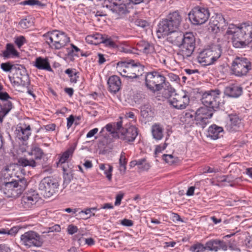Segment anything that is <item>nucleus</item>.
<instances>
[{
  "label": "nucleus",
  "mask_w": 252,
  "mask_h": 252,
  "mask_svg": "<svg viewBox=\"0 0 252 252\" xmlns=\"http://www.w3.org/2000/svg\"><path fill=\"white\" fill-rule=\"evenodd\" d=\"M227 34L233 35L232 42L235 48H243L252 41V24L243 23L240 27L229 25Z\"/></svg>",
  "instance_id": "obj_1"
},
{
  "label": "nucleus",
  "mask_w": 252,
  "mask_h": 252,
  "mask_svg": "<svg viewBox=\"0 0 252 252\" xmlns=\"http://www.w3.org/2000/svg\"><path fill=\"white\" fill-rule=\"evenodd\" d=\"M165 71L153 70L144 75L145 85L148 90L155 93L160 91L165 84Z\"/></svg>",
  "instance_id": "obj_2"
},
{
  "label": "nucleus",
  "mask_w": 252,
  "mask_h": 252,
  "mask_svg": "<svg viewBox=\"0 0 252 252\" xmlns=\"http://www.w3.org/2000/svg\"><path fill=\"white\" fill-rule=\"evenodd\" d=\"M117 69L124 77L133 79L138 78L144 73V66L139 63L120 62L117 63Z\"/></svg>",
  "instance_id": "obj_3"
},
{
  "label": "nucleus",
  "mask_w": 252,
  "mask_h": 252,
  "mask_svg": "<svg viewBox=\"0 0 252 252\" xmlns=\"http://www.w3.org/2000/svg\"><path fill=\"white\" fill-rule=\"evenodd\" d=\"M182 19V16L178 10L170 12L167 18L159 23L157 32L160 33L162 35H166L170 32H175L179 28Z\"/></svg>",
  "instance_id": "obj_4"
},
{
  "label": "nucleus",
  "mask_w": 252,
  "mask_h": 252,
  "mask_svg": "<svg viewBox=\"0 0 252 252\" xmlns=\"http://www.w3.org/2000/svg\"><path fill=\"white\" fill-rule=\"evenodd\" d=\"M43 36L49 46L55 50L63 48L70 41L69 37L65 32L58 30L48 32Z\"/></svg>",
  "instance_id": "obj_5"
},
{
  "label": "nucleus",
  "mask_w": 252,
  "mask_h": 252,
  "mask_svg": "<svg viewBox=\"0 0 252 252\" xmlns=\"http://www.w3.org/2000/svg\"><path fill=\"white\" fill-rule=\"evenodd\" d=\"M222 49L219 45H214L201 51L197 57L198 62L202 65L214 63L221 56Z\"/></svg>",
  "instance_id": "obj_6"
},
{
  "label": "nucleus",
  "mask_w": 252,
  "mask_h": 252,
  "mask_svg": "<svg viewBox=\"0 0 252 252\" xmlns=\"http://www.w3.org/2000/svg\"><path fill=\"white\" fill-rule=\"evenodd\" d=\"M252 68V63L246 58L240 57L234 59L231 66L232 74L238 77L246 76Z\"/></svg>",
  "instance_id": "obj_7"
},
{
  "label": "nucleus",
  "mask_w": 252,
  "mask_h": 252,
  "mask_svg": "<svg viewBox=\"0 0 252 252\" xmlns=\"http://www.w3.org/2000/svg\"><path fill=\"white\" fill-rule=\"evenodd\" d=\"M28 185L26 179H22L18 181L4 182L2 185L4 193L8 197H14L22 193Z\"/></svg>",
  "instance_id": "obj_8"
},
{
  "label": "nucleus",
  "mask_w": 252,
  "mask_h": 252,
  "mask_svg": "<svg viewBox=\"0 0 252 252\" xmlns=\"http://www.w3.org/2000/svg\"><path fill=\"white\" fill-rule=\"evenodd\" d=\"M220 91L218 89L206 92L202 96V103L205 107L215 110L221 104L220 102Z\"/></svg>",
  "instance_id": "obj_9"
},
{
  "label": "nucleus",
  "mask_w": 252,
  "mask_h": 252,
  "mask_svg": "<svg viewBox=\"0 0 252 252\" xmlns=\"http://www.w3.org/2000/svg\"><path fill=\"white\" fill-rule=\"evenodd\" d=\"M189 18L194 25H201L205 23L210 17V12L208 8L196 6L189 14Z\"/></svg>",
  "instance_id": "obj_10"
},
{
  "label": "nucleus",
  "mask_w": 252,
  "mask_h": 252,
  "mask_svg": "<svg viewBox=\"0 0 252 252\" xmlns=\"http://www.w3.org/2000/svg\"><path fill=\"white\" fill-rule=\"evenodd\" d=\"M21 242L27 248L41 247L44 243L40 235L33 231H29L25 232L21 236Z\"/></svg>",
  "instance_id": "obj_11"
},
{
  "label": "nucleus",
  "mask_w": 252,
  "mask_h": 252,
  "mask_svg": "<svg viewBox=\"0 0 252 252\" xmlns=\"http://www.w3.org/2000/svg\"><path fill=\"white\" fill-rule=\"evenodd\" d=\"M168 102L177 109H185L189 103V96L186 92L172 94L168 98Z\"/></svg>",
  "instance_id": "obj_12"
},
{
  "label": "nucleus",
  "mask_w": 252,
  "mask_h": 252,
  "mask_svg": "<svg viewBox=\"0 0 252 252\" xmlns=\"http://www.w3.org/2000/svg\"><path fill=\"white\" fill-rule=\"evenodd\" d=\"M195 46V37L191 32H186L182 41L180 48V53L184 58L190 57L193 52Z\"/></svg>",
  "instance_id": "obj_13"
},
{
  "label": "nucleus",
  "mask_w": 252,
  "mask_h": 252,
  "mask_svg": "<svg viewBox=\"0 0 252 252\" xmlns=\"http://www.w3.org/2000/svg\"><path fill=\"white\" fill-rule=\"evenodd\" d=\"M106 7L113 13L123 16L128 13L129 0H109Z\"/></svg>",
  "instance_id": "obj_14"
},
{
  "label": "nucleus",
  "mask_w": 252,
  "mask_h": 252,
  "mask_svg": "<svg viewBox=\"0 0 252 252\" xmlns=\"http://www.w3.org/2000/svg\"><path fill=\"white\" fill-rule=\"evenodd\" d=\"M58 184L50 177L44 178L39 184V189L47 197L51 196L58 189Z\"/></svg>",
  "instance_id": "obj_15"
},
{
  "label": "nucleus",
  "mask_w": 252,
  "mask_h": 252,
  "mask_svg": "<svg viewBox=\"0 0 252 252\" xmlns=\"http://www.w3.org/2000/svg\"><path fill=\"white\" fill-rule=\"evenodd\" d=\"M214 110L205 107L198 108L195 112L196 124L204 128L209 123L212 118Z\"/></svg>",
  "instance_id": "obj_16"
},
{
  "label": "nucleus",
  "mask_w": 252,
  "mask_h": 252,
  "mask_svg": "<svg viewBox=\"0 0 252 252\" xmlns=\"http://www.w3.org/2000/svg\"><path fill=\"white\" fill-rule=\"evenodd\" d=\"M40 197L35 190L29 191L25 193L21 200V207L26 210L34 208Z\"/></svg>",
  "instance_id": "obj_17"
},
{
  "label": "nucleus",
  "mask_w": 252,
  "mask_h": 252,
  "mask_svg": "<svg viewBox=\"0 0 252 252\" xmlns=\"http://www.w3.org/2000/svg\"><path fill=\"white\" fill-rule=\"evenodd\" d=\"M138 135L137 128L135 126H130L128 127L122 128L118 132V138L125 142L131 144L135 140Z\"/></svg>",
  "instance_id": "obj_18"
},
{
  "label": "nucleus",
  "mask_w": 252,
  "mask_h": 252,
  "mask_svg": "<svg viewBox=\"0 0 252 252\" xmlns=\"http://www.w3.org/2000/svg\"><path fill=\"white\" fill-rule=\"evenodd\" d=\"M11 97L6 92H0V122L3 117L10 111L12 107V103L8 100Z\"/></svg>",
  "instance_id": "obj_19"
},
{
  "label": "nucleus",
  "mask_w": 252,
  "mask_h": 252,
  "mask_svg": "<svg viewBox=\"0 0 252 252\" xmlns=\"http://www.w3.org/2000/svg\"><path fill=\"white\" fill-rule=\"evenodd\" d=\"M209 26V28L213 32L218 33L220 31H223L226 29L227 23L221 14H217L211 18Z\"/></svg>",
  "instance_id": "obj_20"
},
{
  "label": "nucleus",
  "mask_w": 252,
  "mask_h": 252,
  "mask_svg": "<svg viewBox=\"0 0 252 252\" xmlns=\"http://www.w3.org/2000/svg\"><path fill=\"white\" fill-rule=\"evenodd\" d=\"M243 126L241 119L236 114H230L228 116L225 128L230 132L238 131Z\"/></svg>",
  "instance_id": "obj_21"
},
{
  "label": "nucleus",
  "mask_w": 252,
  "mask_h": 252,
  "mask_svg": "<svg viewBox=\"0 0 252 252\" xmlns=\"http://www.w3.org/2000/svg\"><path fill=\"white\" fill-rule=\"evenodd\" d=\"M31 126L24 122L20 123L17 126L16 131L19 139L23 141L27 140L31 135Z\"/></svg>",
  "instance_id": "obj_22"
},
{
  "label": "nucleus",
  "mask_w": 252,
  "mask_h": 252,
  "mask_svg": "<svg viewBox=\"0 0 252 252\" xmlns=\"http://www.w3.org/2000/svg\"><path fill=\"white\" fill-rule=\"evenodd\" d=\"M109 91L116 93L121 89L122 82L120 77L117 75L109 77L107 81Z\"/></svg>",
  "instance_id": "obj_23"
},
{
  "label": "nucleus",
  "mask_w": 252,
  "mask_h": 252,
  "mask_svg": "<svg viewBox=\"0 0 252 252\" xmlns=\"http://www.w3.org/2000/svg\"><path fill=\"white\" fill-rule=\"evenodd\" d=\"M33 65L38 69L52 71L49 60L46 58H44L41 57L36 58L33 63Z\"/></svg>",
  "instance_id": "obj_24"
},
{
  "label": "nucleus",
  "mask_w": 252,
  "mask_h": 252,
  "mask_svg": "<svg viewBox=\"0 0 252 252\" xmlns=\"http://www.w3.org/2000/svg\"><path fill=\"white\" fill-rule=\"evenodd\" d=\"M223 131L222 127L214 125L209 127L208 132L209 137L216 140L222 136Z\"/></svg>",
  "instance_id": "obj_25"
},
{
  "label": "nucleus",
  "mask_w": 252,
  "mask_h": 252,
  "mask_svg": "<svg viewBox=\"0 0 252 252\" xmlns=\"http://www.w3.org/2000/svg\"><path fill=\"white\" fill-rule=\"evenodd\" d=\"M137 49L145 54H152L155 52V48L152 44L145 41H141L137 44Z\"/></svg>",
  "instance_id": "obj_26"
},
{
  "label": "nucleus",
  "mask_w": 252,
  "mask_h": 252,
  "mask_svg": "<svg viewBox=\"0 0 252 252\" xmlns=\"http://www.w3.org/2000/svg\"><path fill=\"white\" fill-rule=\"evenodd\" d=\"M226 94L232 97H237L242 93V88L239 86L232 85L225 89Z\"/></svg>",
  "instance_id": "obj_27"
},
{
  "label": "nucleus",
  "mask_w": 252,
  "mask_h": 252,
  "mask_svg": "<svg viewBox=\"0 0 252 252\" xmlns=\"http://www.w3.org/2000/svg\"><path fill=\"white\" fill-rule=\"evenodd\" d=\"M163 127L158 124H155L152 127V133L153 138L157 140H161L163 137Z\"/></svg>",
  "instance_id": "obj_28"
},
{
  "label": "nucleus",
  "mask_w": 252,
  "mask_h": 252,
  "mask_svg": "<svg viewBox=\"0 0 252 252\" xmlns=\"http://www.w3.org/2000/svg\"><path fill=\"white\" fill-rule=\"evenodd\" d=\"M169 33H170L168 37L169 41L179 47L184 38L185 34H183L182 33L176 32V31Z\"/></svg>",
  "instance_id": "obj_29"
},
{
  "label": "nucleus",
  "mask_w": 252,
  "mask_h": 252,
  "mask_svg": "<svg viewBox=\"0 0 252 252\" xmlns=\"http://www.w3.org/2000/svg\"><path fill=\"white\" fill-rule=\"evenodd\" d=\"M76 145H72L70 146V147L65 152L63 153L60 157L59 160V163H64L68 160L70 157H72Z\"/></svg>",
  "instance_id": "obj_30"
},
{
  "label": "nucleus",
  "mask_w": 252,
  "mask_h": 252,
  "mask_svg": "<svg viewBox=\"0 0 252 252\" xmlns=\"http://www.w3.org/2000/svg\"><path fill=\"white\" fill-rule=\"evenodd\" d=\"M30 156H34L35 159H40L43 156V150L36 144L31 146V150L28 152Z\"/></svg>",
  "instance_id": "obj_31"
},
{
  "label": "nucleus",
  "mask_w": 252,
  "mask_h": 252,
  "mask_svg": "<svg viewBox=\"0 0 252 252\" xmlns=\"http://www.w3.org/2000/svg\"><path fill=\"white\" fill-rule=\"evenodd\" d=\"M165 53L166 52L164 50L158 53L155 52L152 55V57L154 59L156 63H159L166 65V60L168 57L165 55Z\"/></svg>",
  "instance_id": "obj_32"
},
{
  "label": "nucleus",
  "mask_w": 252,
  "mask_h": 252,
  "mask_svg": "<svg viewBox=\"0 0 252 252\" xmlns=\"http://www.w3.org/2000/svg\"><path fill=\"white\" fill-rule=\"evenodd\" d=\"M127 162V159L126 158V153L122 152L119 160V171L121 174H124L126 173Z\"/></svg>",
  "instance_id": "obj_33"
},
{
  "label": "nucleus",
  "mask_w": 252,
  "mask_h": 252,
  "mask_svg": "<svg viewBox=\"0 0 252 252\" xmlns=\"http://www.w3.org/2000/svg\"><path fill=\"white\" fill-rule=\"evenodd\" d=\"M5 57L8 58L10 56L18 57L19 53L16 50L13 44L8 43L6 46V50L3 53Z\"/></svg>",
  "instance_id": "obj_34"
},
{
  "label": "nucleus",
  "mask_w": 252,
  "mask_h": 252,
  "mask_svg": "<svg viewBox=\"0 0 252 252\" xmlns=\"http://www.w3.org/2000/svg\"><path fill=\"white\" fill-rule=\"evenodd\" d=\"M99 168L104 171L107 178L109 181L112 179V172L113 170V167L110 164H100L99 165Z\"/></svg>",
  "instance_id": "obj_35"
},
{
  "label": "nucleus",
  "mask_w": 252,
  "mask_h": 252,
  "mask_svg": "<svg viewBox=\"0 0 252 252\" xmlns=\"http://www.w3.org/2000/svg\"><path fill=\"white\" fill-rule=\"evenodd\" d=\"M103 38V35L99 33H96L93 35H88L86 37V40L88 42H91L93 43L94 42V44H97L98 43H101V40Z\"/></svg>",
  "instance_id": "obj_36"
},
{
  "label": "nucleus",
  "mask_w": 252,
  "mask_h": 252,
  "mask_svg": "<svg viewBox=\"0 0 252 252\" xmlns=\"http://www.w3.org/2000/svg\"><path fill=\"white\" fill-rule=\"evenodd\" d=\"M8 78L13 86L18 87L22 84L23 82H25V81L23 80V78H27V76L26 74H24L22 75V77L9 76Z\"/></svg>",
  "instance_id": "obj_37"
},
{
  "label": "nucleus",
  "mask_w": 252,
  "mask_h": 252,
  "mask_svg": "<svg viewBox=\"0 0 252 252\" xmlns=\"http://www.w3.org/2000/svg\"><path fill=\"white\" fill-rule=\"evenodd\" d=\"M18 162L22 166H29L32 167H34L36 166V163L34 159H28L26 158H20L18 160Z\"/></svg>",
  "instance_id": "obj_38"
},
{
  "label": "nucleus",
  "mask_w": 252,
  "mask_h": 252,
  "mask_svg": "<svg viewBox=\"0 0 252 252\" xmlns=\"http://www.w3.org/2000/svg\"><path fill=\"white\" fill-rule=\"evenodd\" d=\"M205 250L210 251H214L217 252L218 251V248L217 247V239H213L207 242L205 246Z\"/></svg>",
  "instance_id": "obj_39"
},
{
  "label": "nucleus",
  "mask_w": 252,
  "mask_h": 252,
  "mask_svg": "<svg viewBox=\"0 0 252 252\" xmlns=\"http://www.w3.org/2000/svg\"><path fill=\"white\" fill-rule=\"evenodd\" d=\"M33 23L30 18H25L21 20L19 23V26L24 30L27 29L33 26Z\"/></svg>",
  "instance_id": "obj_40"
},
{
  "label": "nucleus",
  "mask_w": 252,
  "mask_h": 252,
  "mask_svg": "<svg viewBox=\"0 0 252 252\" xmlns=\"http://www.w3.org/2000/svg\"><path fill=\"white\" fill-rule=\"evenodd\" d=\"M101 43H102L104 44L105 46L111 48H117V45L112 40L110 37H108L107 35H103V38L101 40Z\"/></svg>",
  "instance_id": "obj_41"
},
{
  "label": "nucleus",
  "mask_w": 252,
  "mask_h": 252,
  "mask_svg": "<svg viewBox=\"0 0 252 252\" xmlns=\"http://www.w3.org/2000/svg\"><path fill=\"white\" fill-rule=\"evenodd\" d=\"M137 160V165L142 171L147 170L149 169L150 164L147 162L145 158H141Z\"/></svg>",
  "instance_id": "obj_42"
},
{
  "label": "nucleus",
  "mask_w": 252,
  "mask_h": 252,
  "mask_svg": "<svg viewBox=\"0 0 252 252\" xmlns=\"http://www.w3.org/2000/svg\"><path fill=\"white\" fill-rule=\"evenodd\" d=\"M14 166L13 164H10L3 167L2 171L5 178L11 177L13 174V170H14Z\"/></svg>",
  "instance_id": "obj_43"
},
{
  "label": "nucleus",
  "mask_w": 252,
  "mask_h": 252,
  "mask_svg": "<svg viewBox=\"0 0 252 252\" xmlns=\"http://www.w3.org/2000/svg\"><path fill=\"white\" fill-rule=\"evenodd\" d=\"M189 250L192 252H203L205 251V248L203 244L198 243L191 246Z\"/></svg>",
  "instance_id": "obj_44"
},
{
  "label": "nucleus",
  "mask_w": 252,
  "mask_h": 252,
  "mask_svg": "<svg viewBox=\"0 0 252 252\" xmlns=\"http://www.w3.org/2000/svg\"><path fill=\"white\" fill-rule=\"evenodd\" d=\"M70 47V49H68V55L71 56H78L79 53L81 52V50L73 44H71Z\"/></svg>",
  "instance_id": "obj_45"
},
{
  "label": "nucleus",
  "mask_w": 252,
  "mask_h": 252,
  "mask_svg": "<svg viewBox=\"0 0 252 252\" xmlns=\"http://www.w3.org/2000/svg\"><path fill=\"white\" fill-rule=\"evenodd\" d=\"M20 4L22 5H28L30 6L41 5V2L38 0H25L20 2Z\"/></svg>",
  "instance_id": "obj_46"
},
{
  "label": "nucleus",
  "mask_w": 252,
  "mask_h": 252,
  "mask_svg": "<svg viewBox=\"0 0 252 252\" xmlns=\"http://www.w3.org/2000/svg\"><path fill=\"white\" fill-rule=\"evenodd\" d=\"M195 114L192 112H186L185 114L184 119H185V121H188L189 123L193 122V121H195Z\"/></svg>",
  "instance_id": "obj_47"
},
{
  "label": "nucleus",
  "mask_w": 252,
  "mask_h": 252,
  "mask_svg": "<svg viewBox=\"0 0 252 252\" xmlns=\"http://www.w3.org/2000/svg\"><path fill=\"white\" fill-rule=\"evenodd\" d=\"M217 247L218 248V251L221 250L223 251H226L227 250V243L223 240L217 239Z\"/></svg>",
  "instance_id": "obj_48"
},
{
  "label": "nucleus",
  "mask_w": 252,
  "mask_h": 252,
  "mask_svg": "<svg viewBox=\"0 0 252 252\" xmlns=\"http://www.w3.org/2000/svg\"><path fill=\"white\" fill-rule=\"evenodd\" d=\"M162 159L169 164H172L176 162V158L172 155L164 154L162 156Z\"/></svg>",
  "instance_id": "obj_49"
},
{
  "label": "nucleus",
  "mask_w": 252,
  "mask_h": 252,
  "mask_svg": "<svg viewBox=\"0 0 252 252\" xmlns=\"http://www.w3.org/2000/svg\"><path fill=\"white\" fill-rule=\"evenodd\" d=\"M26 42V39L24 36H20L15 38V43L18 48H21Z\"/></svg>",
  "instance_id": "obj_50"
},
{
  "label": "nucleus",
  "mask_w": 252,
  "mask_h": 252,
  "mask_svg": "<svg viewBox=\"0 0 252 252\" xmlns=\"http://www.w3.org/2000/svg\"><path fill=\"white\" fill-rule=\"evenodd\" d=\"M14 65L12 64L9 62H7L5 63H2L0 65L1 69L6 72L10 71L14 67Z\"/></svg>",
  "instance_id": "obj_51"
},
{
  "label": "nucleus",
  "mask_w": 252,
  "mask_h": 252,
  "mask_svg": "<svg viewBox=\"0 0 252 252\" xmlns=\"http://www.w3.org/2000/svg\"><path fill=\"white\" fill-rule=\"evenodd\" d=\"M167 144L166 143H164L162 145L160 144L157 146L155 151V155L156 157H157L158 154L161 153L164 150H165Z\"/></svg>",
  "instance_id": "obj_52"
},
{
  "label": "nucleus",
  "mask_w": 252,
  "mask_h": 252,
  "mask_svg": "<svg viewBox=\"0 0 252 252\" xmlns=\"http://www.w3.org/2000/svg\"><path fill=\"white\" fill-rule=\"evenodd\" d=\"M227 248H228L230 250L232 251H236L238 250L237 248V244L236 243V241L234 240L231 239L230 240L228 243H227Z\"/></svg>",
  "instance_id": "obj_53"
},
{
  "label": "nucleus",
  "mask_w": 252,
  "mask_h": 252,
  "mask_svg": "<svg viewBox=\"0 0 252 252\" xmlns=\"http://www.w3.org/2000/svg\"><path fill=\"white\" fill-rule=\"evenodd\" d=\"M78 230L77 227L73 224H69L67 228V233L70 235H73V234L77 233Z\"/></svg>",
  "instance_id": "obj_54"
},
{
  "label": "nucleus",
  "mask_w": 252,
  "mask_h": 252,
  "mask_svg": "<svg viewBox=\"0 0 252 252\" xmlns=\"http://www.w3.org/2000/svg\"><path fill=\"white\" fill-rule=\"evenodd\" d=\"M135 24L136 25L142 28H145L148 26V23L146 21L141 19L136 20L135 21Z\"/></svg>",
  "instance_id": "obj_55"
},
{
  "label": "nucleus",
  "mask_w": 252,
  "mask_h": 252,
  "mask_svg": "<svg viewBox=\"0 0 252 252\" xmlns=\"http://www.w3.org/2000/svg\"><path fill=\"white\" fill-rule=\"evenodd\" d=\"M120 223L125 226H131L133 225V222L130 220L124 219L121 220Z\"/></svg>",
  "instance_id": "obj_56"
},
{
  "label": "nucleus",
  "mask_w": 252,
  "mask_h": 252,
  "mask_svg": "<svg viewBox=\"0 0 252 252\" xmlns=\"http://www.w3.org/2000/svg\"><path fill=\"white\" fill-rule=\"evenodd\" d=\"M75 121L74 117L73 115H71L67 118V125L66 127L67 129H69L71 127Z\"/></svg>",
  "instance_id": "obj_57"
},
{
  "label": "nucleus",
  "mask_w": 252,
  "mask_h": 252,
  "mask_svg": "<svg viewBox=\"0 0 252 252\" xmlns=\"http://www.w3.org/2000/svg\"><path fill=\"white\" fill-rule=\"evenodd\" d=\"M48 232H60L61 231V228L60 225L58 224H55L54 226L49 227Z\"/></svg>",
  "instance_id": "obj_58"
},
{
  "label": "nucleus",
  "mask_w": 252,
  "mask_h": 252,
  "mask_svg": "<svg viewBox=\"0 0 252 252\" xmlns=\"http://www.w3.org/2000/svg\"><path fill=\"white\" fill-rule=\"evenodd\" d=\"M72 239L74 241H78V242L79 243V245H81V242L82 240H84V239L83 237V234L78 233V234H77L75 235L73 237Z\"/></svg>",
  "instance_id": "obj_59"
},
{
  "label": "nucleus",
  "mask_w": 252,
  "mask_h": 252,
  "mask_svg": "<svg viewBox=\"0 0 252 252\" xmlns=\"http://www.w3.org/2000/svg\"><path fill=\"white\" fill-rule=\"evenodd\" d=\"M56 125L55 124H50L44 126V129L46 131H54L55 130Z\"/></svg>",
  "instance_id": "obj_60"
},
{
  "label": "nucleus",
  "mask_w": 252,
  "mask_h": 252,
  "mask_svg": "<svg viewBox=\"0 0 252 252\" xmlns=\"http://www.w3.org/2000/svg\"><path fill=\"white\" fill-rule=\"evenodd\" d=\"M79 78V72H75V73L71 75L70 77V82L75 83L77 82V79Z\"/></svg>",
  "instance_id": "obj_61"
},
{
  "label": "nucleus",
  "mask_w": 252,
  "mask_h": 252,
  "mask_svg": "<svg viewBox=\"0 0 252 252\" xmlns=\"http://www.w3.org/2000/svg\"><path fill=\"white\" fill-rule=\"evenodd\" d=\"M123 197H124V194H123V193H121V194H119L117 195V196L116 197V201L115 202V205L116 206H118V205H120L121 200H122V198H123Z\"/></svg>",
  "instance_id": "obj_62"
},
{
  "label": "nucleus",
  "mask_w": 252,
  "mask_h": 252,
  "mask_svg": "<svg viewBox=\"0 0 252 252\" xmlns=\"http://www.w3.org/2000/svg\"><path fill=\"white\" fill-rule=\"evenodd\" d=\"M18 229L16 227H12L10 229H6V234L13 235L17 233Z\"/></svg>",
  "instance_id": "obj_63"
},
{
  "label": "nucleus",
  "mask_w": 252,
  "mask_h": 252,
  "mask_svg": "<svg viewBox=\"0 0 252 252\" xmlns=\"http://www.w3.org/2000/svg\"><path fill=\"white\" fill-rule=\"evenodd\" d=\"M98 128H94L91 130H90L88 133L87 134V138H90L94 136L97 132H98Z\"/></svg>",
  "instance_id": "obj_64"
}]
</instances>
